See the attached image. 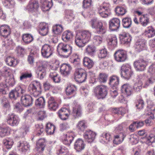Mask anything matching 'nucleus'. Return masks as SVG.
Masks as SVG:
<instances>
[{
  "mask_svg": "<svg viewBox=\"0 0 155 155\" xmlns=\"http://www.w3.org/2000/svg\"><path fill=\"white\" fill-rule=\"evenodd\" d=\"M115 12L118 15H123L127 12L126 10L124 8L120 6H117L115 9Z\"/></svg>",
  "mask_w": 155,
  "mask_h": 155,
  "instance_id": "nucleus-52",
  "label": "nucleus"
},
{
  "mask_svg": "<svg viewBox=\"0 0 155 155\" xmlns=\"http://www.w3.org/2000/svg\"><path fill=\"white\" fill-rule=\"evenodd\" d=\"M73 35V33L71 31H67L63 33L62 36V39L64 41L68 42L72 38Z\"/></svg>",
  "mask_w": 155,
  "mask_h": 155,
  "instance_id": "nucleus-33",
  "label": "nucleus"
},
{
  "mask_svg": "<svg viewBox=\"0 0 155 155\" xmlns=\"http://www.w3.org/2000/svg\"><path fill=\"white\" fill-rule=\"evenodd\" d=\"M146 140L145 143L149 145L151 143L155 142V136L153 134H150L147 138H145Z\"/></svg>",
  "mask_w": 155,
  "mask_h": 155,
  "instance_id": "nucleus-58",
  "label": "nucleus"
},
{
  "mask_svg": "<svg viewBox=\"0 0 155 155\" xmlns=\"http://www.w3.org/2000/svg\"><path fill=\"white\" fill-rule=\"evenodd\" d=\"M133 74L130 66L128 64L123 65L121 68V76L128 79Z\"/></svg>",
  "mask_w": 155,
  "mask_h": 155,
  "instance_id": "nucleus-9",
  "label": "nucleus"
},
{
  "mask_svg": "<svg viewBox=\"0 0 155 155\" xmlns=\"http://www.w3.org/2000/svg\"><path fill=\"white\" fill-rule=\"evenodd\" d=\"M108 44L114 47L116 46L117 44V38L115 36L112 37L109 40Z\"/></svg>",
  "mask_w": 155,
  "mask_h": 155,
  "instance_id": "nucleus-62",
  "label": "nucleus"
},
{
  "mask_svg": "<svg viewBox=\"0 0 155 155\" xmlns=\"http://www.w3.org/2000/svg\"><path fill=\"white\" fill-rule=\"evenodd\" d=\"M83 64L85 67L90 69L93 67L94 63L91 59L85 57L83 59Z\"/></svg>",
  "mask_w": 155,
  "mask_h": 155,
  "instance_id": "nucleus-35",
  "label": "nucleus"
},
{
  "mask_svg": "<svg viewBox=\"0 0 155 155\" xmlns=\"http://www.w3.org/2000/svg\"><path fill=\"white\" fill-rule=\"evenodd\" d=\"M108 75L104 73H100L98 77L99 81L101 82L104 83L107 81Z\"/></svg>",
  "mask_w": 155,
  "mask_h": 155,
  "instance_id": "nucleus-60",
  "label": "nucleus"
},
{
  "mask_svg": "<svg viewBox=\"0 0 155 155\" xmlns=\"http://www.w3.org/2000/svg\"><path fill=\"white\" fill-rule=\"evenodd\" d=\"M109 28L112 31L117 30L120 26V21L117 18H114L111 19L109 22Z\"/></svg>",
  "mask_w": 155,
  "mask_h": 155,
  "instance_id": "nucleus-16",
  "label": "nucleus"
},
{
  "mask_svg": "<svg viewBox=\"0 0 155 155\" xmlns=\"http://www.w3.org/2000/svg\"><path fill=\"white\" fill-rule=\"evenodd\" d=\"M107 55V51L105 49L99 50L98 56L99 58H102L105 57Z\"/></svg>",
  "mask_w": 155,
  "mask_h": 155,
  "instance_id": "nucleus-63",
  "label": "nucleus"
},
{
  "mask_svg": "<svg viewBox=\"0 0 155 155\" xmlns=\"http://www.w3.org/2000/svg\"><path fill=\"white\" fill-rule=\"evenodd\" d=\"M86 71L81 68L76 69L74 74V79L79 83H82L85 81L87 78Z\"/></svg>",
  "mask_w": 155,
  "mask_h": 155,
  "instance_id": "nucleus-4",
  "label": "nucleus"
},
{
  "mask_svg": "<svg viewBox=\"0 0 155 155\" xmlns=\"http://www.w3.org/2000/svg\"><path fill=\"white\" fill-rule=\"evenodd\" d=\"M68 150L64 147H62L58 152V155H68Z\"/></svg>",
  "mask_w": 155,
  "mask_h": 155,
  "instance_id": "nucleus-59",
  "label": "nucleus"
},
{
  "mask_svg": "<svg viewBox=\"0 0 155 155\" xmlns=\"http://www.w3.org/2000/svg\"><path fill=\"white\" fill-rule=\"evenodd\" d=\"M45 140L44 139H39L37 143L36 148L40 149L39 151H43L45 147Z\"/></svg>",
  "mask_w": 155,
  "mask_h": 155,
  "instance_id": "nucleus-46",
  "label": "nucleus"
},
{
  "mask_svg": "<svg viewBox=\"0 0 155 155\" xmlns=\"http://www.w3.org/2000/svg\"><path fill=\"white\" fill-rule=\"evenodd\" d=\"M115 59L117 61L123 62L127 59L126 52L123 50H119L116 51L114 54Z\"/></svg>",
  "mask_w": 155,
  "mask_h": 155,
  "instance_id": "nucleus-13",
  "label": "nucleus"
},
{
  "mask_svg": "<svg viewBox=\"0 0 155 155\" xmlns=\"http://www.w3.org/2000/svg\"><path fill=\"white\" fill-rule=\"evenodd\" d=\"M91 34L88 31H84L77 33L75 38V42L79 47L84 46L90 39Z\"/></svg>",
  "mask_w": 155,
  "mask_h": 155,
  "instance_id": "nucleus-1",
  "label": "nucleus"
},
{
  "mask_svg": "<svg viewBox=\"0 0 155 155\" xmlns=\"http://www.w3.org/2000/svg\"><path fill=\"white\" fill-rule=\"evenodd\" d=\"M96 52V48L93 45H88L85 49V52L90 56L93 55Z\"/></svg>",
  "mask_w": 155,
  "mask_h": 155,
  "instance_id": "nucleus-37",
  "label": "nucleus"
},
{
  "mask_svg": "<svg viewBox=\"0 0 155 155\" xmlns=\"http://www.w3.org/2000/svg\"><path fill=\"white\" fill-rule=\"evenodd\" d=\"M49 77L55 83H59L60 81V77L55 71L51 72L49 74Z\"/></svg>",
  "mask_w": 155,
  "mask_h": 155,
  "instance_id": "nucleus-39",
  "label": "nucleus"
},
{
  "mask_svg": "<svg viewBox=\"0 0 155 155\" xmlns=\"http://www.w3.org/2000/svg\"><path fill=\"white\" fill-rule=\"evenodd\" d=\"M39 6V4L37 1L32 0L27 5L26 9L29 12L33 13L37 11Z\"/></svg>",
  "mask_w": 155,
  "mask_h": 155,
  "instance_id": "nucleus-15",
  "label": "nucleus"
},
{
  "mask_svg": "<svg viewBox=\"0 0 155 155\" xmlns=\"http://www.w3.org/2000/svg\"><path fill=\"white\" fill-rule=\"evenodd\" d=\"M10 28L8 26L4 25L0 27V34L2 36L7 38L10 35Z\"/></svg>",
  "mask_w": 155,
  "mask_h": 155,
  "instance_id": "nucleus-19",
  "label": "nucleus"
},
{
  "mask_svg": "<svg viewBox=\"0 0 155 155\" xmlns=\"http://www.w3.org/2000/svg\"><path fill=\"white\" fill-rule=\"evenodd\" d=\"M70 113L69 109L65 108H61L58 112L59 117L63 120H66L68 118Z\"/></svg>",
  "mask_w": 155,
  "mask_h": 155,
  "instance_id": "nucleus-21",
  "label": "nucleus"
},
{
  "mask_svg": "<svg viewBox=\"0 0 155 155\" xmlns=\"http://www.w3.org/2000/svg\"><path fill=\"white\" fill-rule=\"evenodd\" d=\"M140 21L143 26H146L149 23V18L147 15H141L140 18Z\"/></svg>",
  "mask_w": 155,
  "mask_h": 155,
  "instance_id": "nucleus-41",
  "label": "nucleus"
},
{
  "mask_svg": "<svg viewBox=\"0 0 155 155\" xmlns=\"http://www.w3.org/2000/svg\"><path fill=\"white\" fill-rule=\"evenodd\" d=\"M74 104L73 107L74 114L76 115V117H78L81 115V108L80 105L76 101H74Z\"/></svg>",
  "mask_w": 155,
  "mask_h": 155,
  "instance_id": "nucleus-28",
  "label": "nucleus"
},
{
  "mask_svg": "<svg viewBox=\"0 0 155 155\" xmlns=\"http://www.w3.org/2000/svg\"><path fill=\"white\" fill-rule=\"evenodd\" d=\"M49 65L48 62L46 61H43L41 65L38 67L37 72H46V70Z\"/></svg>",
  "mask_w": 155,
  "mask_h": 155,
  "instance_id": "nucleus-40",
  "label": "nucleus"
},
{
  "mask_svg": "<svg viewBox=\"0 0 155 155\" xmlns=\"http://www.w3.org/2000/svg\"><path fill=\"white\" fill-rule=\"evenodd\" d=\"M110 5L109 3H104L98 8V12L100 15L103 18H106L110 14Z\"/></svg>",
  "mask_w": 155,
  "mask_h": 155,
  "instance_id": "nucleus-7",
  "label": "nucleus"
},
{
  "mask_svg": "<svg viewBox=\"0 0 155 155\" xmlns=\"http://www.w3.org/2000/svg\"><path fill=\"white\" fill-rule=\"evenodd\" d=\"M15 89L19 95L20 93L22 94L25 92L26 90V87L25 86L21 85L16 87Z\"/></svg>",
  "mask_w": 155,
  "mask_h": 155,
  "instance_id": "nucleus-61",
  "label": "nucleus"
},
{
  "mask_svg": "<svg viewBox=\"0 0 155 155\" xmlns=\"http://www.w3.org/2000/svg\"><path fill=\"white\" fill-rule=\"evenodd\" d=\"M85 146L84 141L81 139H78L74 143V148L77 151L80 152L84 149Z\"/></svg>",
  "mask_w": 155,
  "mask_h": 155,
  "instance_id": "nucleus-25",
  "label": "nucleus"
},
{
  "mask_svg": "<svg viewBox=\"0 0 155 155\" xmlns=\"http://www.w3.org/2000/svg\"><path fill=\"white\" fill-rule=\"evenodd\" d=\"M5 61L7 64L10 66H15L17 64V60L12 56L7 57Z\"/></svg>",
  "mask_w": 155,
  "mask_h": 155,
  "instance_id": "nucleus-32",
  "label": "nucleus"
},
{
  "mask_svg": "<svg viewBox=\"0 0 155 155\" xmlns=\"http://www.w3.org/2000/svg\"><path fill=\"white\" fill-rule=\"evenodd\" d=\"M108 89L104 85L98 86L95 88L94 93L98 99H103L107 96Z\"/></svg>",
  "mask_w": 155,
  "mask_h": 155,
  "instance_id": "nucleus-6",
  "label": "nucleus"
},
{
  "mask_svg": "<svg viewBox=\"0 0 155 155\" xmlns=\"http://www.w3.org/2000/svg\"><path fill=\"white\" fill-rule=\"evenodd\" d=\"M33 100L34 98L29 94H22L21 97V104L25 107L31 105Z\"/></svg>",
  "mask_w": 155,
  "mask_h": 155,
  "instance_id": "nucleus-11",
  "label": "nucleus"
},
{
  "mask_svg": "<svg viewBox=\"0 0 155 155\" xmlns=\"http://www.w3.org/2000/svg\"><path fill=\"white\" fill-rule=\"evenodd\" d=\"M39 33L42 36L47 35L49 32L48 25L45 22L41 23L39 25Z\"/></svg>",
  "mask_w": 155,
  "mask_h": 155,
  "instance_id": "nucleus-20",
  "label": "nucleus"
},
{
  "mask_svg": "<svg viewBox=\"0 0 155 155\" xmlns=\"http://www.w3.org/2000/svg\"><path fill=\"white\" fill-rule=\"evenodd\" d=\"M22 39L25 43L28 44L33 41L34 38L30 34H25L22 35Z\"/></svg>",
  "mask_w": 155,
  "mask_h": 155,
  "instance_id": "nucleus-42",
  "label": "nucleus"
},
{
  "mask_svg": "<svg viewBox=\"0 0 155 155\" xmlns=\"http://www.w3.org/2000/svg\"><path fill=\"white\" fill-rule=\"evenodd\" d=\"M146 41L143 39H139L136 43L135 48L137 51H140L144 49Z\"/></svg>",
  "mask_w": 155,
  "mask_h": 155,
  "instance_id": "nucleus-27",
  "label": "nucleus"
},
{
  "mask_svg": "<svg viewBox=\"0 0 155 155\" xmlns=\"http://www.w3.org/2000/svg\"><path fill=\"white\" fill-rule=\"evenodd\" d=\"M28 90L33 97H36L41 93V86L40 83L37 81H34L29 86Z\"/></svg>",
  "mask_w": 155,
  "mask_h": 155,
  "instance_id": "nucleus-5",
  "label": "nucleus"
},
{
  "mask_svg": "<svg viewBox=\"0 0 155 155\" xmlns=\"http://www.w3.org/2000/svg\"><path fill=\"white\" fill-rule=\"evenodd\" d=\"M122 91L127 96L130 95L132 93L131 86L128 84H125L122 86Z\"/></svg>",
  "mask_w": 155,
  "mask_h": 155,
  "instance_id": "nucleus-30",
  "label": "nucleus"
},
{
  "mask_svg": "<svg viewBox=\"0 0 155 155\" xmlns=\"http://www.w3.org/2000/svg\"><path fill=\"white\" fill-rule=\"evenodd\" d=\"M144 34L148 38H152L155 35V30L152 26H150L145 30Z\"/></svg>",
  "mask_w": 155,
  "mask_h": 155,
  "instance_id": "nucleus-31",
  "label": "nucleus"
},
{
  "mask_svg": "<svg viewBox=\"0 0 155 155\" xmlns=\"http://www.w3.org/2000/svg\"><path fill=\"white\" fill-rule=\"evenodd\" d=\"M122 127L121 125H119L115 130V132L117 134L114 137V139L113 143L115 144L121 143L124 140L126 135L122 130Z\"/></svg>",
  "mask_w": 155,
  "mask_h": 155,
  "instance_id": "nucleus-3",
  "label": "nucleus"
},
{
  "mask_svg": "<svg viewBox=\"0 0 155 155\" xmlns=\"http://www.w3.org/2000/svg\"><path fill=\"white\" fill-rule=\"evenodd\" d=\"M74 134L72 132L67 133L63 138V142L65 145H70L74 139Z\"/></svg>",
  "mask_w": 155,
  "mask_h": 155,
  "instance_id": "nucleus-24",
  "label": "nucleus"
},
{
  "mask_svg": "<svg viewBox=\"0 0 155 155\" xmlns=\"http://www.w3.org/2000/svg\"><path fill=\"white\" fill-rule=\"evenodd\" d=\"M57 48L60 50L61 53L66 58L68 57L71 53L72 47L67 44L60 43L58 45Z\"/></svg>",
  "mask_w": 155,
  "mask_h": 155,
  "instance_id": "nucleus-8",
  "label": "nucleus"
},
{
  "mask_svg": "<svg viewBox=\"0 0 155 155\" xmlns=\"http://www.w3.org/2000/svg\"><path fill=\"white\" fill-rule=\"evenodd\" d=\"M87 127L86 122L84 120L79 121L76 125L77 129L79 131H83Z\"/></svg>",
  "mask_w": 155,
  "mask_h": 155,
  "instance_id": "nucleus-36",
  "label": "nucleus"
},
{
  "mask_svg": "<svg viewBox=\"0 0 155 155\" xmlns=\"http://www.w3.org/2000/svg\"><path fill=\"white\" fill-rule=\"evenodd\" d=\"M119 83V79L117 76L114 75L110 77L109 84L116 87Z\"/></svg>",
  "mask_w": 155,
  "mask_h": 155,
  "instance_id": "nucleus-44",
  "label": "nucleus"
},
{
  "mask_svg": "<svg viewBox=\"0 0 155 155\" xmlns=\"http://www.w3.org/2000/svg\"><path fill=\"white\" fill-rule=\"evenodd\" d=\"M48 107L51 110L55 111L58 107V104L55 100L51 96L48 98Z\"/></svg>",
  "mask_w": 155,
  "mask_h": 155,
  "instance_id": "nucleus-23",
  "label": "nucleus"
},
{
  "mask_svg": "<svg viewBox=\"0 0 155 155\" xmlns=\"http://www.w3.org/2000/svg\"><path fill=\"white\" fill-rule=\"evenodd\" d=\"M4 5L8 8H11L14 7L15 3L14 0H3Z\"/></svg>",
  "mask_w": 155,
  "mask_h": 155,
  "instance_id": "nucleus-48",
  "label": "nucleus"
},
{
  "mask_svg": "<svg viewBox=\"0 0 155 155\" xmlns=\"http://www.w3.org/2000/svg\"><path fill=\"white\" fill-rule=\"evenodd\" d=\"M18 149L22 152H25L29 150L30 146L29 144L26 141L20 143L18 146Z\"/></svg>",
  "mask_w": 155,
  "mask_h": 155,
  "instance_id": "nucleus-34",
  "label": "nucleus"
},
{
  "mask_svg": "<svg viewBox=\"0 0 155 155\" xmlns=\"http://www.w3.org/2000/svg\"><path fill=\"white\" fill-rule=\"evenodd\" d=\"M71 69L72 68L70 64L64 63L61 66L60 72L62 74L66 76L70 74Z\"/></svg>",
  "mask_w": 155,
  "mask_h": 155,
  "instance_id": "nucleus-22",
  "label": "nucleus"
},
{
  "mask_svg": "<svg viewBox=\"0 0 155 155\" xmlns=\"http://www.w3.org/2000/svg\"><path fill=\"white\" fill-rule=\"evenodd\" d=\"M91 26L93 28L96 29V32L99 34L103 35L107 32V28L103 26L102 22L97 20L96 18H94L90 21Z\"/></svg>",
  "mask_w": 155,
  "mask_h": 155,
  "instance_id": "nucleus-2",
  "label": "nucleus"
},
{
  "mask_svg": "<svg viewBox=\"0 0 155 155\" xmlns=\"http://www.w3.org/2000/svg\"><path fill=\"white\" fill-rule=\"evenodd\" d=\"M5 82L6 84L8 85L12 86L15 83V81L12 76H7V78L5 80Z\"/></svg>",
  "mask_w": 155,
  "mask_h": 155,
  "instance_id": "nucleus-57",
  "label": "nucleus"
},
{
  "mask_svg": "<svg viewBox=\"0 0 155 155\" xmlns=\"http://www.w3.org/2000/svg\"><path fill=\"white\" fill-rule=\"evenodd\" d=\"M65 17L68 21H71L74 18V16L73 11L71 10H67L65 11Z\"/></svg>",
  "mask_w": 155,
  "mask_h": 155,
  "instance_id": "nucleus-51",
  "label": "nucleus"
},
{
  "mask_svg": "<svg viewBox=\"0 0 155 155\" xmlns=\"http://www.w3.org/2000/svg\"><path fill=\"white\" fill-rule=\"evenodd\" d=\"M19 121V117L14 114H8L7 117V123L12 126H17L18 124Z\"/></svg>",
  "mask_w": 155,
  "mask_h": 155,
  "instance_id": "nucleus-10",
  "label": "nucleus"
},
{
  "mask_svg": "<svg viewBox=\"0 0 155 155\" xmlns=\"http://www.w3.org/2000/svg\"><path fill=\"white\" fill-rule=\"evenodd\" d=\"M76 90V87L73 85L69 84L66 89V94L67 95H73Z\"/></svg>",
  "mask_w": 155,
  "mask_h": 155,
  "instance_id": "nucleus-38",
  "label": "nucleus"
},
{
  "mask_svg": "<svg viewBox=\"0 0 155 155\" xmlns=\"http://www.w3.org/2000/svg\"><path fill=\"white\" fill-rule=\"evenodd\" d=\"M3 143L7 148H10L13 144V140L9 138L4 139L3 141Z\"/></svg>",
  "mask_w": 155,
  "mask_h": 155,
  "instance_id": "nucleus-55",
  "label": "nucleus"
},
{
  "mask_svg": "<svg viewBox=\"0 0 155 155\" xmlns=\"http://www.w3.org/2000/svg\"><path fill=\"white\" fill-rule=\"evenodd\" d=\"M63 30V28L61 25L57 24L53 26V31L56 34H59Z\"/></svg>",
  "mask_w": 155,
  "mask_h": 155,
  "instance_id": "nucleus-49",
  "label": "nucleus"
},
{
  "mask_svg": "<svg viewBox=\"0 0 155 155\" xmlns=\"http://www.w3.org/2000/svg\"><path fill=\"white\" fill-rule=\"evenodd\" d=\"M122 24L123 27L126 28H129L131 25V20L128 17H126L122 20Z\"/></svg>",
  "mask_w": 155,
  "mask_h": 155,
  "instance_id": "nucleus-47",
  "label": "nucleus"
},
{
  "mask_svg": "<svg viewBox=\"0 0 155 155\" xmlns=\"http://www.w3.org/2000/svg\"><path fill=\"white\" fill-rule=\"evenodd\" d=\"M45 104V100L43 97H41L38 98L36 100L35 102V105L41 108L43 107Z\"/></svg>",
  "mask_w": 155,
  "mask_h": 155,
  "instance_id": "nucleus-50",
  "label": "nucleus"
},
{
  "mask_svg": "<svg viewBox=\"0 0 155 155\" xmlns=\"http://www.w3.org/2000/svg\"><path fill=\"white\" fill-rule=\"evenodd\" d=\"M102 38L100 35H95L93 38V41L94 44L97 45H99L103 42Z\"/></svg>",
  "mask_w": 155,
  "mask_h": 155,
  "instance_id": "nucleus-53",
  "label": "nucleus"
},
{
  "mask_svg": "<svg viewBox=\"0 0 155 155\" xmlns=\"http://www.w3.org/2000/svg\"><path fill=\"white\" fill-rule=\"evenodd\" d=\"M96 135V133L91 130H87L84 133V138L88 143H91L94 140Z\"/></svg>",
  "mask_w": 155,
  "mask_h": 155,
  "instance_id": "nucleus-17",
  "label": "nucleus"
},
{
  "mask_svg": "<svg viewBox=\"0 0 155 155\" xmlns=\"http://www.w3.org/2000/svg\"><path fill=\"white\" fill-rule=\"evenodd\" d=\"M55 126L51 123H48L46 127V131L48 134H51L54 133L55 130Z\"/></svg>",
  "mask_w": 155,
  "mask_h": 155,
  "instance_id": "nucleus-43",
  "label": "nucleus"
},
{
  "mask_svg": "<svg viewBox=\"0 0 155 155\" xmlns=\"http://www.w3.org/2000/svg\"><path fill=\"white\" fill-rule=\"evenodd\" d=\"M19 96L18 93L15 89V90L12 91L9 94V96L10 98L13 99H16Z\"/></svg>",
  "mask_w": 155,
  "mask_h": 155,
  "instance_id": "nucleus-64",
  "label": "nucleus"
},
{
  "mask_svg": "<svg viewBox=\"0 0 155 155\" xmlns=\"http://www.w3.org/2000/svg\"><path fill=\"white\" fill-rule=\"evenodd\" d=\"M111 140V135L110 133H104L101 136L100 141L103 143H107Z\"/></svg>",
  "mask_w": 155,
  "mask_h": 155,
  "instance_id": "nucleus-29",
  "label": "nucleus"
},
{
  "mask_svg": "<svg viewBox=\"0 0 155 155\" xmlns=\"http://www.w3.org/2000/svg\"><path fill=\"white\" fill-rule=\"evenodd\" d=\"M43 11H48L52 5V0H41Z\"/></svg>",
  "mask_w": 155,
  "mask_h": 155,
  "instance_id": "nucleus-26",
  "label": "nucleus"
},
{
  "mask_svg": "<svg viewBox=\"0 0 155 155\" xmlns=\"http://www.w3.org/2000/svg\"><path fill=\"white\" fill-rule=\"evenodd\" d=\"M53 50L49 45L45 44L42 47L41 53L42 56L46 58H48L52 54Z\"/></svg>",
  "mask_w": 155,
  "mask_h": 155,
  "instance_id": "nucleus-12",
  "label": "nucleus"
},
{
  "mask_svg": "<svg viewBox=\"0 0 155 155\" xmlns=\"http://www.w3.org/2000/svg\"><path fill=\"white\" fill-rule=\"evenodd\" d=\"M155 119V117L153 114L150 113L149 117L145 120V122L146 124L148 126H152L154 124L153 120Z\"/></svg>",
  "mask_w": 155,
  "mask_h": 155,
  "instance_id": "nucleus-45",
  "label": "nucleus"
},
{
  "mask_svg": "<svg viewBox=\"0 0 155 155\" xmlns=\"http://www.w3.org/2000/svg\"><path fill=\"white\" fill-rule=\"evenodd\" d=\"M147 64V62L143 60H140L135 61L134 63V66L137 71H143Z\"/></svg>",
  "mask_w": 155,
  "mask_h": 155,
  "instance_id": "nucleus-14",
  "label": "nucleus"
},
{
  "mask_svg": "<svg viewBox=\"0 0 155 155\" xmlns=\"http://www.w3.org/2000/svg\"><path fill=\"white\" fill-rule=\"evenodd\" d=\"M143 83L141 81H139L138 82L134 84L133 89L134 91L136 92H140V90L142 88Z\"/></svg>",
  "mask_w": 155,
  "mask_h": 155,
  "instance_id": "nucleus-54",
  "label": "nucleus"
},
{
  "mask_svg": "<svg viewBox=\"0 0 155 155\" xmlns=\"http://www.w3.org/2000/svg\"><path fill=\"white\" fill-rule=\"evenodd\" d=\"M9 128L8 127L2 128L0 127V137H2L8 135L9 133Z\"/></svg>",
  "mask_w": 155,
  "mask_h": 155,
  "instance_id": "nucleus-56",
  "label": "nucleus"
},
{
  "mask_svg": "<svg viewBox=\"0 0 155 155\" xmlns=\"http://www.w3.org/2000/svg\"><path fill=\"white\" fill-rule=\"evenodd\" d=\"M119 38L120 41L122 44H128L131 40V38L129 34L126 32H123L120 34Z\"/></svg>",
  "mask_w": 155,
  "mask_h": 155,
  "instance_id": "nucleus-18",
  "label": "nucleus"
}]
</instances>
